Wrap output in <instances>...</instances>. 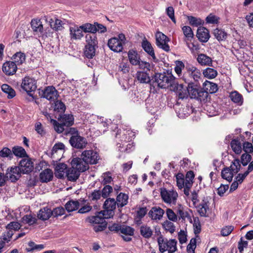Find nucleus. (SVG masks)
<instances>
[{
    "label": "nucleus",
    "instance_id": "49530a36",
    "mask_svg": "<svg viewBox=\"0 0 253 253\" xmlns=\"http://www.w3.org/2000/svg\"><path fill=\"white\" fill-rule=\"evenodd\" d=\"M233 173L231 171L229 168H226L222 169L221 171V177L229 182L232 181L233 177Z\"/></svg>",
    "mask_w": 253,
    "mask_h": 253
},
{
    "label": "nucleus",
    "instance_id": "5fc2aeb1",
    "mask_svg": "<svg viewBox=\"0 0 253 253\" xmlns=\"http://www.w3.org/2000/svg\"><path fill=\"white\" fill-rule=\"evenodd\" d=\"M185 68L184 63L181 61H176V66L174 67V71L179 77L182 78L183 74L182 70Z\"/></svg>",
    "mask_w": 253,
    "mask_h": 253
},
{
    "label": "nucleus",
    "instance_id": "f257e3e1",
    "mask_svg": "<svg viewBox=\"0 0 253 253\" xmlns=\"http://www.w3.org/2000/svg\"><path fill=\"white\" fill-rule=\"evenodd\" d=\"M175 78L171 73H156L153 78L154 86L160 88H167L171 86L174 83Z\"/></svg>",
    "mask_w": 253,
    "mask_h": 253
},
{
    "label": "nucleus",
    "instance_id": "f03ea898",
    "mask_svg": "<svg viewBox=\"0 0 253 253\" xmlns=\"http://www.w3.org/2000/svg\"><path fill=\"white\" fill-rule=\"evenodd\" d=\"M201 77V73L199 69L191 64H187L185 71L182 75V79L186 83L192 82V80L196 82L199 81Z\"/></svg>",
    "mask_w": 253,
    "mask_h": 253
},
{
    "label": "nucleus",
    "instance_id": "f8f14e48",
    "mask_svg": "<svg viewBox=\"0 0 253 253\" xmlns=\"http://www.w3.org/2000/svg\"><path fill=\"white\" fill-rule=\"evenodd\" d=\"M43 19L46 22L48 23L51 29L55 31H60L62 29L63 25L64 24L63 21L58 19L53 20L52 18H49L47 16H44Z\"/></svg>",
    "mask_w": 253,
    "mask_h": 253
},
{
    "label": "nucleus",
    "instance_id": "c756f323",
    "mask_svg": "<svg viewBox=\"0 0 253 253\" xmlns=\"http://www.w3.org/2000/svg\"><path fill=\"white\" fill-rule=\"evenodd\" d=\"M53 172L51 169H46L42 171L40 174V180L42 182H47L52 180Z\"/></svg>",
    "mask_w": 253,
    "mask_h": 253
},
{
    "label": "nucleus",
    "instance_id": "09e8293b",
    "mask_svg": "<svg viewBox=\"0 0 253 253\" xmlns=\"http://www.w3.org/2000/svg\"><path fill=\"white\" fill-rule=\"evenodd\" d=\"M209 210V206L206 202L203 201L198 207V211L201 216H207V212Z\"/></svg>",
    "mask_w": 253,
    "mask_h": 253
},
{
    "label": "nucleus",
    "instance_id": "79ce46f5",
    "mask_svg": "<svg viewBox=\"0 0 253 253\" xmlns=\"http://www.w3.org/2000/svg\"><path fill=\"white\" fill-rule=\"evenodd\" d=\"M86 45L98 46V41L95 34H88L85 36Z\"/></svg>",
    "mask_w": 253,
    "mask_h": 253
},
{
    "label": "nucleus",
    "instance_id": "37998d69",
    "mask_svg": "<svg viewBox=\"0 0 253 253\" xmlns=\"http://www.w3.org/2000/svg\"><path fill=\"white\" fill-rule=\"evenodd\" d=\"M1 90L4 93L7 94V98L11 99L15 96V90L9 85L7 84H3L1 87Z\"/></svg>",
    "mask_w": 253,
    "mask_h": 253
},
{
    "label": "nucleus",
    "instance_id": "5701e85b",
    "mask_svg": "<svg viewBox=\"0 0 253 253\" xmlns=\"http://www.w3.org/2000/svg\"><path fill=\"white\" fill-rule=\"evenodd\" d=\"M175 110L177 116L180 118H185L188 116L190 113V109L187 106L176 104L175 106Z\"/></svg>",
    "mask_w": 253,
    "mask_h": 253
},
{
    "label": "nucleus",
    "instance_id": "393cba45",
    "mask_svg": "<svg viewBox=\"0 0 253 253\" xmlns=\"http://www.w3.org/2000/svg\"><path fill=\"white\" fill-rule=\"evenodd\" d=\"M141 46L144 50L152 58L154 61L157 59L154 49L149 42L146 39L143 40L141 43Z\"/></svg>",
    "mask_w": 253,
    "mask_h": 253
},
{
    "label": "nucleus",
    "instance_id": "423d86ee",
    "mask_svg": "<svg viewBox=\"0 0 253 253\" xmlns=\"http://www.w3.org/2000/svg\"><path fill=\"white\" fill-rule=\"evenodd\" d=\"M81 157L88 165L89 164L93 165L97 164L100 159L98 153L93 150L84 151L82 153Z\"/></svg>",
    "mask_w": 253,
    "mask_h": 253
},
{
    "label": "nucleus",
    "instance_id": "052dcab7",
    "mask_svg": "<svg viewBox=\"0 0 253 253\" xmlns=\"http://www.w3.org/2000/svg\"><path fill=\"white\" fill-rule=\"evenodd\" d=\"M166 215L169 220L172 222H176L178 219L177 213L176 214L171 209H167L166 210Z\"/></svg>",
    "mask_w": 253,
    "mask_h": 253
},
{
    "label": "nucleus",
    "instance_id": "4d7b16f0",
    "mask_svg": "<svg viewBox=\"0 0 253 253\" xmlns=\"http://www.w3.org/2000/svg\"><path fill=\"white\" fill-rule=\"evenodd\" d=\"M120 232L124 235L132 236L134 234V229L130 226L122 225Z\"/></svg>",
    "mask_w": 253,
    "mask_h": 253
},
{
    "label": "nucleus",
    "instance_id": "7ed1b4c3",
    "mask_svg": "<svg viewBox=\"0 0 253 253\" xmlns=\"http://www.w3.org/2000/svg\"><path fill=\"white\" fill-rule=\"evenodd\" d=\"M159 251L161 253H164L168 251V253H174L177 250V241L175 239H164L161 236L158 239Z\"/></svg>",
    "mask_w": 253,
    "mask_h": 253
},
{
    "label": "nucleus",
    "instance_id": "a878e982",
    "mask_svg": "<svg viewBox=\"0 0 253 253\" xmlns=\"http://www.w3.org/2000/svg\"><path fill=\"white\" fill-rule=\"evenodd\" d=\"M187 83L188 84L187 86L188 95H189L191 98H196V97H198V91H199L200 87L197 84H194L193 82Z\"/></svg>",
    "mask_w": 253,
    "mask_h": 253
},
{
    "label": "nucleus",
    "instance_id": "58836bf2",
    "mask_svg": "<svg viewBox=\"0 0 253 253\" xmlns=\"http://www.w3.org/2000/svg\"><path fill=\"white\" fill-rule=\"evenodd\" d=\"M128 196L127 194L120 193L117 197V204L118 207H123L128 203Z\"/></svg>",
    "mask_w": 253,
    "mask_h": 253
},
{
    "label": "nucleus",
    "instance_id": "a19ab883",
    "mask_svg": "<svg viewBox=\"0 0 253 253\" xmlns=\"http://www.w3.org/2000/svg\"><path fill=\"white\" fill-rule=\"evenodd\" d=\"M12 59L17 65H19L25 62L26 56L24 53L17 52L13 55Z\"/></svg>",
    "mask_w": 253,
    "mask_h": 253
},
{
    "label": "nucleus",
    "instance_id": "b1692460",
    "mask_svg": "<svg viewBox=\"0 0 253 253\" xmlns=\"http://www.w3.org/2000/svg\"><path fill=\"white\" fill-rule=\"evenodd\" d=\"M197 60L198 63L202 66H211L212 64L211 58L204 53L197 55Z\"/></svg>",
    "mask_w": 253,
    "mask_h": 253
},
{
    "label": "nucleus",
    "instance_id": "a211bd4d",
    "mask_svg": "<svg viewBox=\"0 0 253 253\" xmlns=\"http://www.w3.org/2000/svg\"><path fill=\"white\" fill-rule=\"evenodd\" d=\"M177 213V216L179 220L181 219L182 221H185L187 219L189 220H191L190 214L189 213V211L185 210L183 207L181 205H178L175 210Z\"/></svg>",
    "mask_w": 253,
    "mask_h": 253
},
{
    "label": "nucleus",
    "instance_id": "f704fd0d",
    "mask_svg": "<svg viewBox=\"0 0 253 253\" xmlns=\"http://www.w3.org/2000/svg\"><path fill=\"white\" fill-rule=\"evenodd\" d=\"M229 97L231 100L239 106H241L244 101V99L242 94L237 91H234L230 93Z\"/></svg>",
    "mask_w": 253,
    "mask_h": 253
},
{
    "label": "nucleus",
    "instance_id": "603ef678",
    "mask_svg": "<svg viewBox=\"0 0 253 253\" xmlns=\"http://www.w3.org/2000/svg\"><path fill=\"white\" fill-rule=\"evenodd\" d=\"M81 28H82L83 31L85 33L89 32L91 33V34H95V33L96 32L95 24L85 23L81 26Z\"/></svg>",
    "mask_w": 253,
    "mask_h": 253
},
{
    "label": "nucleus",
    "instance_id": "774afa93",
    "mask_svg": "<svg viewBox=\"0 0 253 253\" xmlns=\"http://www.w3.org/2000/svg\"><path fill=\"white\" fill-rule=\"evenodd\" d=\"M176 180L177 186L179 189H182L184 186V176L181 173H178L176 175Z\"/></svg>",
    "mask_w": 253,
    "mask_h": 253
},
{
    "label": "nucleus",
    "instance_id": "7c9ffc66",
    "mask_svg": "<svg viewBox=\"0 0 253 253\" xmlns=\"http://www.w3.org/2000/svg\"><path fill=\"white\" fill-rule=\"evenodd\" d=\"M51 215V210L47 207L41 209L38 213V218L43 221L48 219Z\"/></svg>",
    "mask_w": 253,
    "mask_h": 253
},
{
    "label": "nucleus",
    "instance_id": "2f4dec72",
    "mask_svg": "<svg viewBox=\"0 0 253 253\" xmlns=\"http://www.w3.org/2000/svg\"><path fill=\"white\" fill-rule=\"evenodd\" d=\"M136 78L140 83L148 84L151 81L150 77L147 72L137 71Z\"/></svg>",
    "mask_w": 253,
    "mask_h": 253
},
{
    "label": "nucleus",
    "instance_id": "680f3d73",
    "mask_svg": "<svg viewBox=\"0 0 253 253\" xmlns=\"http://www.w3.org/2000/svg\"><path fill=\"white\" fill-rule=\"evenodd\" d=\"M137 66H138L139 68L144 72L150 71L151 69V65L149 62L141 60Z\"/></svg>",
    "mask_w": 253,
    "mask_h": 253
},
{
    "label": "nucleus",
    "instance_id": "4468645a",
    "mask_svg": "<svg viewBox=\"0 0 253 253\" xmlns=\"http://www.w3.org/2000/svg\"><path fill=\"white\" fill-rule=\"evenodd\" d=\"M42 96L50 101H54L58 97V92L53 86H47L44 89Z\"/></svg>",
    "mask_w": 253,
    "mask_h": 253
},
{
    "label": "nucleus",
    "instance_id": "39448f33",
    "mask_svg": "<svg viewBox=\"0 0 253 253\" xmlns=\"http://www.w3.org/2000/svg\"><path fill=\"white\" fill-rule=\"evenodd\" d=\"M21 86L24 90L27 92L29 95L32 96L33 92L37 88L36 81L34 79L29 76L25 77L22 80Z\"/></svg>",
    "mask_w": 253,
    "mask_h": 253
},
{
    "label": "nucleus",
    "instance_id": "6e6d98bb",
    "mask_svg": "<svg viewBox=\"0 0 253 253\" xmlns=\"http://www.w3.org/2000/svg\"><path fill=\"white\" fill-rule=\"evenodd\" d=\"M240 161L239 159H235L232 162L230 167H229L231 171L233 172V174L237 173L240 169Z\"/></svg>",
    "mask_w": 253,
    "mask_h": 253
},
{
    "label": "nucleus",
    "instance_id": "bb28decb",
    "mask_svg": "<svg viewBox=\"0 0 253 253\" xmlns=\"http://www.w3.org/2000/svg\"><path fill=\"white\" fill-rule=\"evenodd\" d=\"M176 92L179 99H184L188 96L187 86H184L182 84H177L175 86Z\"/></svg>",
    "mask_w": 253,
    "mask_h": 253
},
{
    "label": "nucleus",
    "instance_id": "69168bd1",
    "mask_svg": "<svg viewBox=\"0 0 253 253\" xmlns=\"http://www.w3.org/2000/svg\"><path fill=\"white\" fill-rule=\"evenodd\" d=\"M13 235V232L12 230H8L7 232L3 233L1 237V242L4 243L5 245V243H8L10 241L12 235Z\"/></svg>",
    "mask_w": 253,
    "mask_h": 253
},
{
    "label": "nucleus",
    "instance_id": "ea45409f",
    "mask_svg": "<svg viewBox=\"0 0 253 253\" xmlns=\"http://www.w3.org/2000/svg\"><path fill=\"white\" fill-rule=\"evenodd\" d=\"M123 136L121 141L125 143L130 142L135 137L134 132L130 130H124L122 132Z\"/></svg>",
    "mask_w": 253,
    "mask_h": 253
},
{
    "label": "nucleus",
    "instance_id": "3c124183",
    "mask_svg": "<svg viewBox=\"0 0 253 253\" xmlns=\"http://www.w3.org/2000/svg\"><path fill=\"white\" fill-rule=\"evenodd\" d=\"M215 38L219 41H223L227 38V33L223 30L216 28L213 31Z\"/></svg>",
    "mask_w": 253,
    "mask_h": 253
},
{
    "label": "nucleus",
    "instance_id": "bf43d9fd",
    "mask_svg": "<svg viewBox=\"0 0 253 253\" xmlns=\"http://www.w3.org/2000/svg\"><path fill=\"white\" fill-rule=\"evenodd\" d=\"M54 102V110L58 112H64L66 107L64 104L60 100H56Z\"/></svg>",
    "mask_w": 253,
    "mask_h": 253
},
{
    "label": "nucleus",
    "instance_id": "ddd939ff",
    "mask_svg": "<svg viewBox=\"0 0 253 253\" xmlns=\"http://www.w3.org/2000/svg\"><path fill=\"white\" fill-rule=\"evenodd\" d=\"M2 70L6 75L11 76L15 74L17 65L13 61H7L3 64Z\"/></svg>",
    "mask_w": 253,
    "mask_h": 253
},
{
    "label": "nucleus",
    "instance_id": "c03bdc74",
    "mask_svg": "<svg viewBox=\"0 0 253 253\" xmlns=\"http://www.w3.org/2000/svg\"><path fill=\"white\" fill-rule=\"evenodd\" d=\"M98 46L85 45L84 50V55L86 57L89 59L92 58L95 55L96 48Z\"/></svg>",
    "mask_w": 253,
    "mask_h": 253
},
{
    "label": "nucleus",
    "instance_id": "0e129e2a",
    "mask_svg": "<svg viewBox=\"0 0 253 253\" xmlns=\"http://www.w3.org/2000/svg\"><path fill=\"white\" fill-rule=\"evenodd\" d=\"M182 29L185 37L188 40L193 38L194 34L190 27L185 26L183 27Z\"/></svg>",
    "mask_w": 253,
    "mask_h": 253
},
{
    "label": "nucleus",
    "instance_id": "13d9d810",
    "mask_svg": "<svg viewBox=\"0 0 253 253\" xmlns=\"http://www.w3.org/2000/svg\"><path fill=\"white\" fill-rule=\"evenodd\" d=\"M22 219L24 223L28 224L29 225L34 224L37 221V219L31 214H27L24 216Z\"/></svg>",
    "mask_w": 253,
    "mask_h": 253
},
{
    "label": "nucleus",
    "instance_id": "473e14b6",
    "mask_svg": "<svg viewBox=\"0 0 253 253\" xmlns=\"http://www.w3.org/2000/svg\"><path fill=\"white\" fill-rule=\"evenodd\" d=\"M231 147L236 154H240L242 151V144L240 139H234L230 143Z\"/></svg>",
    "mask_w": 253,
    "mask_h": 253
},
{
    "label": "nucleus",
    "instance_id": "dca6fc26",
    "mask_svg": "<svg viewBox=\"0 0 253 253\" xmlns=\"http://www.w3.org/2000/svg\"><path fill=\"white\" fill-rule=\"evenodd\" d=\"M165 213L164 211L160 207H153L148 212L149 217L153 220H160Z\"/></svg>",
    "mask_w": 253,
    "mask_h": 253
},
{
    "label": "nucleus",
    "instance_id": "9d476101",
    "mask_svg": "<svg viewBox=\"0 0 253 253\" xmlns=\"http://www.w3.org/2000/svg\"><path fill=\"white\" fill-rule=\"evenodd\" d=\"M69 142L72 146L77 149L85 148L87 144L86 139L80 135L72 136Z\"/></svg>",
    "mask_w": 253,
    "mask_h": 253
},
{
    "label": "nucleus",
    "instance_id": "c85d7f7f",
    "mask_svg": "<svg viewBox=\"0 0 253 253\" xmlns=\"http://www.w3.org/2000/svg\"><path fill=\"white\" fill-rule=\"evenodd\" d=\"M127 55L129 61L132 65L137 66L141 60L140 56L137 53V52L135 50H129L127 53Z\"/></svg>",
    "mask_w": 253,
    "mask_h": 253
},
{
    "label": "nucleus",
    "instance_id": "cd10ccee",
    "mask_svg": "<svg viewBox=\"0 0 253 253\" xmlns=\"http://www.w3.org/2000/svg\"><path fill=\"white\" fill-rule=\"evenodd\" d=\"M67 165L64 163L58 164L55 168V175L58 178H63L67 174Z\"/></svg>",
    "mask_w": 253,
    "mask_h": 253
},
{
    "label": "nucleus",
    "instance_id": "412c9836",
    "mask_svg": "<svg viewBox=\"0 0 253 253\" xmlns=\"http://www.w3.org/2000/svg\"><path fill=\"white\" fill-rule=\"evenodd\" d=\"M70 35L71 39L80 40L84 36L81 26L74 25L71 26L70 27Z\"/></svg>",
    "mask_w": 253,
    "mask_h": 253
},
{
    "label": "nucleus",
    "instance_id": "0eeeda50",
    "mask_svg": "<svg viewBox=\"0 0 253 253\" xmlns=\"http://www.w3.org/2000/svg\"><path fill=\"white\" fill-rule=\"evenodd\" d=\"M117 202L114 198H108L105 201L103 207V214L106 218H111L114 214V210L116 208Z\"/></svg>",
    "mask_w": 253,
    "mask_h": 253
},
{
    "label": "nucleus",
    "instance_id": "f3484780",
    "mask_svg": "<svg viewBox=\"0 0 253 253\" xmlns=\"http://www.w3.org/2000/svg\"><path fill=\"white\" fill-rule=\"evenodd\" d=\"M85 202L84 199H82L79 200H70L65 204V209L68 212L76 211L80 206L84 204Z\"/></svg>",
    "mask_w": 253,
    "mask_h": 253
},
{
    "label": "nucleus",
    "instance_id": "c9c22d12",
    "mask_svg": "<svg viewBox=\"0 0 253 253\" xmlns=\"http://www.w3.org/2000/svg\"><path fill=\"white\" fill-rule=\"evenodd\" d=\"M59 120L64 126H69L73 125L74 118L72 115L64 114L63 116H60V118H59Z\"/></svg>",
    "mask_w": 253,
    "mask_h": 253
},
{
    "label": "nucleus",
    "instance_id": "de8ad7c7",
    "mask_svg": "<svg viewBox=\"0 0 253 253\" xmlns=\"http://www.w3.org/2000/svg\"><path fill=\"white\" fill-rule=\"evenodd\" d=\"M162 226L166 231L171 234L173 233L175 231V226L171 221L166 220L163 223Z\"/></svg>",
    "mask_w": 253,
    "mask_h": 253
},
{
    "label": "nucleus",
    "instance_id": "338daca9",
    "mask_svg": "<svg viewBox=\"0 0 253 253\" xmlns=\"http://www.w3.org/2000/svg\"><path fill=\"white\" fill-rule=\"evenodd\" d=\"M51 122L53 123L54 129L57 132L61 133L64 131V126H65L62 123H61V124H59L56 120L53 119H51Z\"/></svg>",
    "mask_w": 253,
    "mask_h": 253
},
{
    "label": "nucleus",
    "instance_id": "e2e57ef3",
    "mask_svg": "<svg viewBox=\"0 0 253 253\" xmlns=\"http://www.w3.org/2000/svg\"><path fill=\"white\" fill-rule=\"evenodd\" d=\"M196 238H192L191 239L189 244L187 247L188 253H195V250L196 248Z\"/></svg>",
    "mask_w": 253,
    "mask_h": 253
},
{
    "label": "nucleus",
    "instance_id": "2eb2a0df",
    "mask_svg": "<svg viewBox=\"0 0 253 253\" xmlns=\"http://www.w3.org/2000/svg\"><path fill=\"white\" fill-rule=\"evenodd\" d=\"M21 173L22 172L19 166L14 168L11 167L10 170L8 169L7 170L6 177H7V179H9L11 181L14 182L19 179Z\"/></svg>",
    "mask_w": 253,
    "mask_h": 253
},
{
    "label": "nucleus",
    "instance_id": "9b49d317",
    "mask_svg": "<svg viewBox=\"0 0 253 253\" xmlns=\"http://www.w3.org/2000/svg\"><path fill=\"white\" fill-rule=\"evenodd\" d=\"M71 165L75 168L80 173L84 172L89 169L87 164L81 158H74L71 161Z\"/></svg>",
    "mask_w": 253,
    "mask_h": 253
},
{
    "label": "nucleus",
    "instance_id": "1a4fd4ad",
    "mask_svg": "<svg viewBox=\"0 0 253 253\" xmlns=\"http://www.w3.org/2000/svg\"><path fill=\"white\" fill-rule=\"evenodd\" d=\"M31 28L34 32L38 34L44 35L45 37H49L52 32L48 30V32H43V27L42 22L39 19H33L31 22Z\"/></svg>",
    "mask_w": 253,
    "mask_h": 253
},
{
    "label": "nucleus",
    "instance_id": "72a5a7b5",
    "mask_svg": "<svg viewBox=\"0 0 253 253\" xmlns=\"http://www.w3.org/2000/svg\"><path fill=\"white\" fill-rule=\"evenodd\" d=\"M203 88L208 93H214L218 90L217 84L208 81H206L203 83Z\"/></svg>",
    "mask_w": 253,
    "mask_h": 253
},
{
    "label": "nucleus",
    "instance_id": "aec40b11",
    "mask_svg": "<svg viewBox=\"0 0 253 253\" xmlns=\"http://www.w3.org/2000/svg\"><path fill=\"white\" fill-rule=\"evenodd\" d=\"M196 36L199 41L203 42H207L210 37L209 30L204 27L198 28Z\"/></svg>",
    "mask_w": 253,
    "mask_h": 253
},
{
    "label": "nucleus",
    "instance_id": "6ab92c4d",
    "mask_svg": "<svg viewBox=\"0 0 253 253\" xmlns=\"http://www.w3.org/2000/svg\"><path fill=\"white\" fill-rule=\"evenodd\" d=\"M19 167L22 173H28L33 169V163L28 159H24L20 162Z\"/></svg>",
    "mask_w": 253,
    "mask_h": 253
},
{
    "label": "nucleus",
    "instance_id": "a18cd8bd",
    "mask_svg": "<svg viewBox=\"0 0 253 253\" xmlns=\"http://www.w3.org/2000/svg\"><path fill=\"white\" fill-rule=\"evenodd\" d=\"M140 234L145 238H149L153 234V231L147 225H143L140 227Z\"/></svg>",
    "mask_w": 253,
    "mask_h": 253
},
{
    "label": "nucleus",
    "instance_id": "864d4df0",
    "mask_svg": "<svg viewBox=\"0 0 253 253\" xmlns=\"http://www.w3.org/2000/svg\"><path fill=\"white\" fill-rule=\"evenodd\" d=\"M14 154L16 156L19 157H24L27 155L25 149L22 147L16 146L12 148V154Z\"/></svg>",
    "mask_w": 253,
    "mask_h": 253
},
{
    "label": "nucleus",
    "instance_id": "6e6552de",
    "mask_svg": "<svg viewBox=\"0 0 253 253\" xmlns=\"http://www.w3.org/2000/svg\"><path fill=\"white\" fill-rule=\"evenodd\" d=\"M156 44L159 47L166 51L170 50L168 42H169V38L163 33L158 32L156 34Z\"/></svg>",
    "mask_w": 253,
    "mask_h": 253
},
{
    "label": "nucleus",
    "instance_id": "e433bc0d",
    "mask_svg": "<svg viewBox=\"0 0 253 253\" xmlns=\"http://www.w3.org/2000/svg\"><path fill=\"white\" fill-rule=\"evenodd\" d=\"M80 173L75 168L72 166V168L67 171L66 176L68 179L71 181H75L78 179Z\"/></svg>",
    "mask_w": 253,
    "mask_h": 253
},
{
    "label": "nucleus",
    "instance_id": "20e7f679",
    "mask_svg": "<svg viewBox=\"0 0 253 253\" xmlns=\"http://www.w3.org/2000/svg\"><path fill=\"white\" fill-rule=\"evenodd\" d=\"M160 195L162 199L165 203L175 205L178 194L173 188L167 189L166 188H162L160 189Z\"/></svg>",
    "mask_w": 253,
    "mask_h": 253
},
{
    "label": "nucleus",
    "instance_id": "4c0bfd02",
    "mask_svg": "<svg viewBox=\"0 0 253 253\" xmlns=\"http://www.w3.org/2000/svg\"><path fill=\"white\" fill-rule=\"evenodd\" d=\"M103 211H101L98 213V214L94 216H92L90 218V222L96 224H101V223L106 222L105 219H107L103 214Z\"/></svg>",
    "mask_w": 253,
    "mask_h": 253
},
{
    "label": "nucleus",
    "instance_id": "8fccbe9b",
    "mask_svg": "<svg viewBox=\"0 0 253 253\" xmlns=\"http://www.w3.org/2000/svg\"><path fill=\"white\" fill-rule=\"evenodd\" d=\"M203 74L205 77L208 79H214L217 75V72L216 70L207 68L203 71Z\"/></svg>",
    "mask_w": 253,
    "mask_h": 253
},
{
    "label": "nucleus",
    "instance_id": "4be33fe9",
    "mask_svg": "<svg viewBox=\"0 0 253 253\" xmlns=\"http://www.w3.org/2000/svg\"><path fill=\"white\" fill-rule=\"evenodd\" d=\"M108 45L110 49L116 52H121L123 50V44L120 42L117 38L110 39L108 42Z\"/></svg>",
    "mask_w": 253,
    "mask_h": 253
}]
</instances>
